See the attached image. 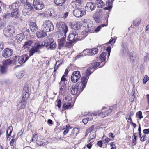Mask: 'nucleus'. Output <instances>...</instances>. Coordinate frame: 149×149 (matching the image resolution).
<instances>
[{
    "instance_id": "nucleus-19",
    "label": "nucleus",
    "mask_w": 149,
    "mask_h": 149,
    "mask_svg": "<svg viewBox=\"0 0 149 149\" xmlns=\"http://www.w3.org/2000/svg\"><path fill=\"white\" fill-rule=\"evenodd\" d=\"M83 2V0H75L72 2L71 5L74 8L79 7L81 6Z\"/></svg>"
},
{
    "instance_id": "nucleus-20",
    "label": "nucleus",
    "mask_w": 149,
    "mask_h": 149,
    "mask_svg": "<svg viewBox=\"0 0 149 149\" xmlns=\"http://www.w3.org/2000/svg\"><path fill=\"white\" fill-rule=\"evenodd\" d=\"M107 54L106 52H104L100 56L99 60L102 63V66H103L105 63L106 56Z\"/></svg>"
},
{
    "instance_id": "nucleus-35",
    "label": "nucleus",
    "mask_w": 149,
    "mask_h": 149,
    "mask_svg": "<svg viewBox=\"0 0 149 149\" xmlns=\"http://www.w3.org/2000/svg\"><path fill=\"white\" fill-rule=\"evenodd\" d=\"M129 58L132 62H134V61L136 58V56L134 52H131L130 54Z\"/></svg>"
},
{
    "instance_id": "nucleus-42",
    "label": "nucleus",
    "mask_w": 149,
    "mask_h": 149,
    "mask_svg": "<svg viewBox=\"0 0 149 149\" xmlns=\"http://www.w3.org/2000/svg\"><path fill=\"white\" fill-rule=\"evenodd\" d=\"M24 71L22 70L18 72L16 74L17 77L19 79L22 78L24 76Z\"/></svg>"
},
{
    "instance_id": "nucleus-9",
    "label": "nucleus",
    "mask_w": 149,
    "mask_h": 149,
    "mask_svg": "<svg viewBox=\"0 0 149 149\" xmlns=\"http://www.w3.org/2000/svg\"><path fill=\"white\" fill-rule=\"evenodd\" d=\"M72 101L69 97H65L63 100V108L64 109L70 108L73 105L71 104Z\"/></svg>"
},
{
    "instance_id": "nucleus-59",
    "label": "nucleus",
    "mask_w": 149,
    "mask_h": 149,
    "mask_svg": "<svg viewBox=\"0 0 149 149\" xmlns=\"http://www.w3.org/2000/svg\"><path fill=\"white\" fill-rule=\"evenodd\" d=\"M113 1L112 0H109L106 3V6H112Z\"/></svg>"
},
{
    "instance_id": "nucleus-46",
    "label": "nucleus",
    "mask_w": 149,
    "mask_h": 149,
    "mask_svg": "<svg viewBox=\"0 0 149 149\" xmlns=\"http://www.w3.org/2000/svg\"><path fill=\"white\" fill-rule=\"evenodd\" d=\"M66 77L64 75H63L62 76L61 81L59 83L60 86L62 84H65V81H66V79L65 78Z\"/></svg>"
},
{
    "instance_id": "nucleus-16",
    "label": "nucleus",
    "mask_w": 149,
    "mask_h": 149,
    "mask_svg": "<svg viewBox=\"0 0 149 149\" xmlns=\"http://www.w3.org/2000/svg\"><path fill=\"white\" fill-rule=\"evenodd\" d=\"M63 36V37H62L61 38L58 40L59 48L60 49L61 48L63 47L66 41L65 38L66 37V34H65V36H64V34Z\"/></svg>"
},
{
    "instance_id": "nucleus-8",
    "label": "nucleus",
    "mask_w": 149,
    "mask_h": 149,
    "mask_svg": "<svg viewBox=\"0 0 149 149\" xmlns=\"http://www.w3.org/2000/svg\"><path fill=\"white\" fill-rule=\"evenodd\" d=\"M33 5L35 9L38 10H42L45 7L43 3L39 0H34Z\"/></svg>"
},
{
    "instance_id": "nucleus-4",
    "label": "nucleus",
    "mask_w": 149,
    "mask_h": 149,
    "mask_svg": "<svg viewBox=\"0 0 149 149\" xmlns=\"http://www.w3.org/2000/svg\"><path fill=\"white\" fill-rule=\"evenodd\" d=\"M90 70L89 69H87L86 72L85 76H84L81 79V86H80L81 91H82L83 89L85 88L86 86L87 80L89 78V77L91 74L89 72Z\"/></svg>"
},
{
    "instance_id": "nucleus-53",
    "label": "nucleus",
    "mask_w": 149,
    "mask_h": 149,
    "mask_svg": "<svg viewBox=\"0 0 149 149\" xmlns=\"http://www.w3.org/2000/svg\"><path fill=\"white\" fill-rule=\"evenodd\" d=\"M18 60V57L17 56H15L14 58L13 59L11 60L12 64H14L15 63L17 62Z\"/></svg>"
},
{
    "instance_id": "nucleus-1",
    "label": "nucleus",
    "mask_w": 149,
    "mask_h": 149,
    "mask_svg": "<svg viewBox=\"0 0 149 149\" xmlns=\"http://www.w3.org/2000/svg\"><path fill=\"white\" fill-rule=\"evenodd\" d=\"M57 28L60 33H58V37H61L60 36H62L64 34V36L68 31V27L65 23L63 22H58L56 24Z\"/></svg>"
},
{
    "instance_id": "nucleus-2",
    "label": "nucleus",
    "mask_w": 149,
    "mask_h": 149,
    "mask_svg": "<svg viewBox=\"0 0 149 149\" xmlns=\"http://www.w3.org/2000/svg\"><path fill=\"white\" fill-rule=\"evenodd\" d=\"M42 29L47 33L53 31L54 27L53 23L49 20L44 21L42 26Z\"/></svg>"
},
{
    "instance_id": "nucleus-6",
    "label": "nucleus",
    "mask_w": 149,
    "mask_h": 149,
    "mask_svg": "<svg viewBox=\"0 0 149 149\" xmlns=\"http://www.w3.org/2000/svg\"><path fill=\"white\" fill-rule=\"evenodd\" d=\"M68 39L71 43L80 40L78 36L77 32L74 31H72L70 32L68 35Z\"/></svg>"
},
{
    "instance_id": "nucleus-61",
    "label": "nucleus",
    "mask_w": 149,
    "mask_h": 149,
    "mask_svg": "<svg viewBox=\"0 0 149 149\" xmlns=\"http://www.w3.org/2000/svg\"><path fill=\"white\" fill-rule=\"evenodd\" d=\"M61 101L60 100H58L57 102V104H56V105L58 106L59 108H60L61 107Z\"/></svg>"
},
{
    "instance_id": "nucleus-3",
    "label": "nucleus",
    "mask_w": 149,
    "mask_h": 149,
    "mask_svg": "<svg viewBox=\"0 0 149 149\" xmlns=\"http://www.w3.org/2000/svg\"><path fill=\"white\" fill-rule=\"evenodd\" d=\"M44 45L43 43H41L40 42L38 41L34 44V46L32 47L29 51L30 55H33L36 52H38L43 47Z\"/></svg>"
},
{
    "instance_id": "nucleus-63",
    "label": "nucleus",
    "mask_w": 149,
    "mask_h": 149,
    "mask_svg": "<svg viewBox=\"0 0 149 149\" xmlns=\"http://www.w3.org/2000/svg\"><path fill=\"white\" fill-rule=\"evenodd\" d=\"M141 141H145L146 138V135H143L141 137Z\"/></svg>"
},
{
    "instance_id": "nucleus-39",
    "label": "nucleus",
    "mask_w": 149,
    "mask_h": 149,
    "mask_svg": "<svg viewBox=\"0 0 149 149\" xmlns=\"http://www.w3.org/2000/svg\"><path fill=\"white\" fill-rule=\"evenodd\" d=\"M11 60L10 59H8L7 60L3 61V64L4 65L8 66L12 64Z\"/></svg>"
},
{
    "instance_id": "nucleus-31",
    "label": "nucleus",
    "mask_w": 149,
    "mask_h": 149,
    "mask_svg": "<svg viewBox=\"0 0 149 149\" xmlns=\"http://www.w3.org/2000/svg\"><path fill=\"white\" fill-rule=\"evenodd\" d=\"M81 27L80 23L79 22H77L74 24L72 25V28L75 30H78Z\"/></svg>"
},
{
    "instance_id": "nucleus-21",
    "label": "nucleus",
    "mask_w": 149,
    "mask_h": 149,
    "mask_svg": "<svg viewBox=\"0 0 149 149\" xmlns=\"http://www.w3.org/2000/svg\"><path fill=\"white\" fill-rule=\"evenodd\" d=\"M27 101L25 100H22L21 102L18 103L17 105V109L18 110H20L22 109H24L25 107L27 104Z\"/></svg>"
},
{
    "instance_id": "nucleus-7",
    "label": "nucleus",
    "mask_w": 149,
    "mask_h": 149,
    "mask_svg": "<svg viewBox=\"0 0 149 149\" xmlns=\"http://www.w3.org/2000/svg\"><path fill=\"white\" fill-rule=\"evenodd\" d=\"M116 106L114 105L112 107H110L109 108L107 109L105 107H103L102 110H105L104 111L101 112V116L102 117H104L107 116L109 113H111L113 111L116 109Z\"/></svg>"
},
{
    "instance_id": "nucleus-40",
    "label": "nucleus",
    "mask_w": 149,
    "mask_h": 149,
    "mask_svg": "<svg viewBox=\"0 0 149 149\" xmlns=\"http://www.w3.org/2000/svg\"><path fill=\"white\" fill-rule=\"evenodd\" d=\"M29 96V93L27 92H25L23 94L22 97V100H25L27 101V100Z\"/></svg>"
},
{
    "instance_id": "nucleus-62",
    "label": "nucleus",
    "mask_w": 149,
    "mask_h": 149,
    "mask_svg": "<svg viewBox=\"0 0 149 149\" xmlns=\"http://www.w3.org/2000/svg\"><path fill=\"white\" fill-rule=\"evenodd\" d=\"M97 13V14L100 15V16L101 15H102L103 14V11L101 9H99L98 10Z\"/></svg>"
},
{
    "instance_id": "nucleus-58",
    "label": "nucleus",
    "mask_w": 149,
    "mask_h": 149,
    "mask_svg": "<svg viewBox=\"0 0 149 149\" xmlns=\"http://www.w3.org/2000/svg\"><path fill=\"white\" fill-rule=\"evenodd\" d=\"M94 19L95 20L97 23H100L101 21L100 17L98 16L95 17Z\"/></svg>"
},
{
    "instance_id": "nucleus-14",
    "label": "nucleus",
    "mask_w": 149,
    "mask_h": 149,
    "mask_svg": "<svg viewBox=\"0 0 149 149\" xmlns=\"http://www.w3.org/2000/svg\"><path fill=\"white\" fill-rule=\"evenodd\" d=\"M13 50L9 48L5 49L2 52V56L5 58H8L12 54Z\"/></svg>"
},
{
    "instance_id": "nucleus-56",
    "label": "nucleus",
    "mask_w": 149,
    "mask_h": 149,
    "mask_svg": "<svg viewBox=\"0 0 149 149\" xmlns=\"http://www.w3.org/2000/svg\"><path fill=\"white\" fill-rule=\"evenodd\" d=\"M38 137L36 134H34L32 138V141H37Z\"/></svg>"
},
{
    "instance_id": "nucleus-50",
    "label": "nucleus",
    "mask_w": 149,
    "mask_h": 149,
    "mask_svg": "<svg viewBox=\"0 0 149 149\" xmlns=\"http://www.w3.org/2000/svg\"><path fill=\"white\" fill-rule=\"evenodd\" d=\"M10 17H11V13H7L4 15L3 19H9Z\"/></svg>"
},
{
    "instance_id": "nucleus-28",
    "label": "nucleus",
    "mask_w": 149,
    "mask_h": 149,
    "mask_svg": "<svg viewBox=\"0 0 149 149\" xmlns=\"http://www.w3.org/2000/svg\"><path fill=\"white\" fill-rule=\"evenodd\" d=\"M96 7L95 4H93L91 2L88 3L86 6V8H89L91 11L93 10Z\"/></svg>"
},
{
    "instance_id": "nucleus-38",
    "label": "nucleus",
    "mask_w": 149,
    "mask_h": 149,
    "mask_svg": "<svg viewBox=\"0 0 149 149\" xmlns=\"http://www.w3.org/2000/svg\"><path fill=\"white\" fill-rule=\"evenodd\" d=\"M13 128L12 126H10L8 128L6 132L7 136H8V139L9 136H11V134Z\"/></svg>"
},
{
    "instance_id": "nucleus-26",
    "label": "nucleus",
    "mask_w": 149,
    "mask_h": 149,
    "mask_svg": "<svg viewBox=\"0 0 149 149\" xmlns=\"http://www.w3.org/2000/svg\"><path fill=\"white\" fill-rule=\"evenodd\" d=\"M66 84H65L60 86L61 87L59 92L60 95H62L65 92L66 89Z\"/></svg>"
},
{
    "instance_id": "nucleus-15",
    "label": "nucleus",
    "mask_w": 149,
    "mask_h": 149,
    "mask_svg": "<svg viewBox=\"0 0 149 149\" xmlns=\"http://www.w3.org/2000/svg\"><path fill=\"white\" fill-rule=\"evenodd\" d=\"M102 65L101 62L100 63L99 62H97L95 63L94 64H93L92 66L88 68V69H89V72L91 73L94 71L95 69L98 67L99 66V68L102 67L103 66H101Z\"/></svg>"
},
{
    "instance_id": "nucleus-60",
    "label": "nucleus",
    "mask_w": 149,
    "mask_h": 149,
    "mask_svg": "<svg viewBox=\"0 0 149 149\" xmlns=\"http://www.w3.org/2000/svg\"><path fill=\"white\" fill-rule=\"evenodd\" d=\"M111 47H108L106 49V51L108 52V57H109V56L110 55V53L111 52Z\"/></svg>"
},
{
    "instance_id": "nucleus-51",
    "label": "nucleus",
    "mask_w": 149,
    "mask_h": 149,
    "mask_svg": "<svg viewBox=\"0 0 149 149\" xmlns=\"http://www.w3.org/2000/svg\"><path fill=\"white\" fill-rule=\"evenodd\" d=\"M68 13L66 12V13H62L60 15V17L63 19H65L68 16Z\"/></svg>"
},
{
    "instance_id": "nucleus-24",
    "label": "nucleus",
    "mask_w": 149,
    "mask_h": 149,
    "mask_svg": "<svg viewBox=\"0 0 149 149\" xmlns=\"http://www.w3.org/2000/svg\"><path fill=\"white\" fill-rule=\"evenodd\" d=\"M24 37L23 33H20L17 34L16 36V39L15 40L16 42L20 43L23 40Z\"/></svg>"
},
{
    "instance_id": "nucleus-64",
    "label": "nucleus",
    "mask_w": 149,
    "mask_h": 149,
    "mask_svg": "<svg viewBox=\"0 0 149 149\" xmlns=\"http://www.w3.org/2000/svg\"><path fill=\"white\" fill-rule=\"evenodd\" d=\"M143 133L144 134H148L149 133V128L143 130Z\"/></svg>"
},
{
    "instance_id": "nucleus-48",
    "label": "nucleus",
    "mask_w": 149,
    "mask_h": 149,
    "mask_svg": "<svg viewBox=\"0 0 149 149\" xmlns=\"http://www.w3.org/2000/svg\"><path fill=\"white\" fill-rule=\"evenodd\" d=\"M25 8L26 9L29 10H31L33 9V7L31 6V4L29 3H26L24 5Z\"/></svg>"
},
{
    "instance_id": "nucleus-55",
    "label": "nucleus",
    "mask_w": 149,
    "mask_h": 149,
    "mask_svg": "<svg viewBox=\"0 0 149 149\" xmlns=\"http://www.w3.org/2000/svg\"><path fill=\"white\" fill-rule=\"evenodd\" d=\"M149 80V78L147 76L145 75L143 80V84H145Z\"/></svg>"
},
{
    "instance_id": "nucleus-30",
    "label": "nucleus",
    "mask_w": 149,
    "mask_h": 149,
    "mask_svg": "<svg viewBox=\"0 0 149 149\" xmlns=\"http://www.w3.org/2000/svg\"><path fill=\"white\" fill-rule=\"evenodd\" d=\"M7 68L3 65H1L0 66V73L1 74H5L7 72Z\"/></svg>"
},
{
    "instance_id": "nucleus-10",
    "label": "nucleus",
    "mask_w": 149,
    "mask_h": 149,
    "mask_svg": "<svg viewBox=\"0 0 149 149\" xmlns=\"http://www.w3.org/2000/svg\"><path fill=\"white\" fill-rule=\"evenodd\" d=\"M81 77L80 73L79 71H74L72 75L71 81L73 83H75L78 81Z\"/></svg>"
},
{
    "instance_id": "nucleus-23",
    "label": "nucleus",
    "mask_w": 149,
    "mask_h": 149,
    "mask_svg": "<svg viewBox=\"0 0 149 149\" xmlns=\"http://www.w3.org/2000/svg\"><path fill=\"white\" fill-rule=\"evenodd\" d=\"M31 31L35 33L38 30V27L36 23L33 22H31L30 24Z\"/></svg>"
},
{
    "instance_id": "nucleus-41",
    "label": "nucleus",
    "mask_w": 149,
    "mask_h": 149,
    "mask_svg": "<svg viewBox=\"0 0 149 149\" xmlns=\"http://www.w3.org/2000/svg\"><path fill=\"white\" fill-rule=\"evenodd\" d=\"M56 47V44L55 42H52L49 45V46H47L46 47L48 48H50L52 49H54Z\"/></svg>"
},
{
    "instance_id": "nucleus-57",
    "label": "nucleus",
    "mask_w": 149,
    "mask_h": 149,
    "mask_svg": "<svg viewBox=\"0 0 149 149\" xmlns=\"http://www.w3.org/2000/svg\"><path fill=\"white\" fill-rule=\"evenodd\" d=\"M141 20H136L135 21L133 22V25L135 26H138Z\"/></svg>"
},
{
    "instance_id": "nucleus-37",
    "label": "nucleus",
    "mask_w": 149,
    "mask_h": 149,
    "mask_svg": "<svg viewBox=\"0 0 149 149\" xmlns=\"http://www.w3.org/2000/svg\"><path fill=\"white\" fill-rule=\"evenodd\" d=\"M47 144V141L45 139H42L40 141H38V144L40 146H44Z\"/></svg>"
},
{
    "instance_id": "nucleus-29",
    "label": "nucleus",
    "mask_w": 149,
    "mask_h": 149,
    "mask_svg": "<svg viewBox=\"0 0 149 149\" xmlns=\"http://www.w3.org/2000/svg\"><path fill=\"white\" fill-rule=\"evenodd\" d=\"M108 15H107V16H106V18H107V19H108ZM106 24H102L101 25H100L99 26H98L95 29V32H97L98 31H99L100 30V29L101 27H103L104 26H107L108 25V20H107L106 22Z\"/></svg>"
},
{
    "instance_id": "nucleus-11",
    "label": "nucleus",
    "mask_w": 149,
    "mask_h": 149,
    "mask_svg": "<svg viewBox=\"0 0 149 149\" xmlns=\"http://www.w3.org/2000/svg\"><path fill=\"white\" fill-rule=\"evenodd\" d=\"M74 16L77 17L82 16L85 14V12L83 8H77L74 10L73 12Z\"/></svg>"
},
{
    "instance_id": "nucleus-17",
    "label": "nucleus",
    "mask_w": 149,
    "mask_h": 149,
    "mask_svg": "<svg viewBox=\"0 0 149 149\" xmlns=\"http://www.w3.org/2000/svg\"><path fill=\"white\" fill-rule=\"evenodd\" d=\"M28 58L27 54H24L18 58V62L21 64L24 63L27 60Z\"/></svg>"
},
{
    "instance_id": "nucleus-22",
    "label": "nucleus",
    "mask_w": 149,
    "mask_h": 149,
    "mask_svg": "<svg viewBox=\"0 0 149 149\" xmlns=\"http://www.w3.org/2000/svg\"><path fill=\"white\" fill-rule=\"evenodd\" d=\"M36 35L38 38H41L46 36L47 33L45 31L42 29L41 31L36 32Z\"/></svg>"
},
{
    "instance_id": "nucleus-52",
    "label": "nucleus",
    "mask_w": 149,
    "mask_h": 149,
    "mask_svg": "<svg viewBox=\"0 0 149 149\" xmlns=\"http://www.w3.org/2000/svg\"><path fill=\"white\" fill-rule=\"evenodd\" d=\"M142 114V112L140 111L137 113L136 114V116L138 117L139 118L141 119L143 117Z\"/></svg>"
},
{
    "instance_id": "nucleus-12",
    "label": "nucleus",
    "mask_w": 149,
    "mask_h": 149,
    "mask_svg": "<svg viewBox=\"0 0 149 149\" xmlns=\"http://www.w3.org/2000/svg\"><path fill=\"white\" fill-rule=\"evenodd\" d=\"M79 86L78 84L75 85H73L69 89V91L70 93L74 95L77 94L78 93H79Z\"/></svg>"
},
{
    "instance_id": "nucleus-54",
    "label": "nucleus",
    "mask_w": 149,
    "mask_h": 149,
    "mask_svg": "<svg viewBox=\"0 0 149 149\" xmlns=\"http://www.w3.org/2000/svg\"><path fill=\"white\" fill-rule=\"evenodd\" d=\"M102 139L103 140L105 141V143L106 142L107 143L110 140V139L109 138L105 136H104L102 138Z\"/></svg>"
},
{
    "instance_id": "nucleus-47",
    "label": "nucleus",
    "mask_w": 149,
    "mask_h": 149,
    "mask_svg": "<svg viewBox=\"0 0 149 149\" xmlns=\"http://www.w3.org/2000/svg\"><path fill=\"white\" fill-rule=\"evenodd\" d=\"M94 125H93L90 128L88 129L86 131V134L87 135L89 133L91 132L94 131Z\"/></svg>"
},
{
    "instance_id": "nucleus-49",
    "label": "nucleus",
    "mask_w": 149,
    "mask_h": 149,
    "mask_svg": "<svg viewBox=\"0 0 149 149\" xmlns=\"http://www.w3.org/2000/svg\"><path fill=\"white\" fill-rule=\"evenodd\" d=\"M101 112L100 111H98L97 112H94L91 113V115L92 116H95L97 115H98L101 116Z\"/></svg>"
},
{
    "instance_id": "nucleus-43",
    "label": "nucleus",
    "mask_w": 149,
    "mask_h": 149,
    "mask_svg": "<svg viewBox=\"0 0 149 149\" xmlns=\"http://www.w3.org/2000/svg\"><path fill=\"white\" fill-rule=\"evenodd\" d=\"M138 135V134L137 133H134V139H133L132 143V145H135L136 144V137L137 136V135Z\"/></svg>"
},
{
    "instance_id": "nucleus-18",
    "label": "nucleus",
    "mask_w": 149,
    "mask_h": 149,
    "mask_svg": "<svg viewBox=\"0 0 149 149\" xmlns=\"http://www.w3.org/2000/svg\"><path fill=\"white\" fill-rule=\"evenodd\" d=\"M11 17L15 19L18 18L20 16L19 10L18 9L15 8L13 10L11 13Z\"/></svg>"
},
{
    "instance_id": "nucleus-33",
    "label": "nucleus",
    "mask_w": 149,
    "mask_h": 149,
    "mask_svg": "<svg viewBox=\"0 0 149 149\" xmlns=\"http://www.w3.org/2000/svg\"><path fill=\"white\" fill-rule=\"evenodd\" d=\"M19 6V4L18 2L16 1L12 4L9 6V8L10 9H15V8H18Z\"/></svg>"
},
{
    "instance_id": "nucleus-34",
    "label": "nucleus",
    "mask_w": 149,
    "mask_h": 149,
    "mask_svg": "<svg viewBox=\"0 0 149 149\" xmlns=\"http://www.w3.org/2000/svg\"><path fill=\"white\" fill-rule=\"evenodd\" d=\"M53 42L54 40L52 38H50L47 39L44 42V45H46L47 47V46H49L52 42Z\"/></svg>"
},
{
    "instance_id": "nucleus-32",
    "label": "nucleus",
    "mask_w": 149,
    "mask_h": 149,
    "mask_svg": "<svg viewBox=\"0 0 149 149\" xmlns=\"http://www.w3.org/2000/svg\"><path fill=\"white\" fill-rule=\"evenodd\" d=\"M55 3L57 6H61L65 2L66 0H54Z\"/></svg>"
},
{
    "instance_id": "nucleus-45",
    "label": "nucleus",
    "mask_w": 149,
    "mask_h": 149,
    "mask_svg": "<svg viewBox=\"0 0 149 149\" xmlns=\"http://www.w3.org/2000/svg\"><path fill=\"white\" fill-rule=\"evenodd\" d=\"M82 53L84 54V55H91V49H86L84 50Z\"/></svg>"
},
{
    "instance_id": "nucleus-44",
    "label": "nucleus",
    "mask_w": 149,
    "mask_h": 149,
    "mask_svg": "<svg viewBox=\"0 0 149 149\" xmlns=\"http://www.w3.org/2000/svg\"><path fill=\"white\" fill-rule=\"evenodd\" d=\"M98 51V49L97 48H93L92 49H91V55H95L97 54Z\"/></svg>"
},
{
    "instance_id": "nucleus-25",
    "label": "nucleus",
    "mask_w": 149,
    "mask_h": 149,
    "mask_svg": "<svg viewBox=\"0 0 149 149\" xmlns=\"http://www.w3.org/2000/svg\"><path fill=\"white\" fill-rule=\"evenodd\" d=\"M33 43V41L31 40L27 41L25 42L23 45V47L24 48V49L29 48L31 46H32V45Z\"/></svg>"
},
{
    "instance_id": "nucleus-36",
    "label": "nucleus",
    "mask_w": 149,
    "mask_h": 149,
    "mask_svg": "<svg viewBox=\"0 0 149 149\" xmlns=\"http://www.w3.org/2000/svg\"><path fill=\"white\" fill-rule=\"evenodd\" d=\"M96 2L99 8H102L104 6V3L102 0H96Z\"/></svg>"
},
{
    "instance_id": "nucleus-27",
    "label": "nucleus",
    "mask_w": 149,
    "mask_h": 149,
    "mask_svg": "<svg viewBox=\"0 0 149 149\" xmlns=\"http://www.w3.org/2000/svg\"><path fill=\"white\" fill-rule=\"evenodd\" d=\"M122 53L123 55L128 54L129 52L127 46L126 44H123L122 45Z\"/></svg>"
},
{
    "instance_id": "nucleus-13",
    "label": "nucleus",
    "mask_w": 149,
    "mask_h": 149,
    "mask_svg": "<svg viewBox=\"0 0 149 149\" xmlns=\"http://www.w3.org/2000/svg\"><path fill=\"white\" fill-rule=\"evenodd\" d=\"M83 23L84 26L86 28H90L93 25L92 21L88 19H85L83 21Z\"/></svg>"
},
{
    "instance_id": "nucleus-5",
    "label": "nucleus",
    "mask_w": 149,
    "mask_h": 149,
    "mask_svg": "<svg viewBox=\"0 0 149 149\" xmlns=\"http://www.w3.org/2000/svg\"><path fill=\"white\" fill-rule=\"evenodd\" d=\"M15 29L12 25H9L5 27L3 30V33L7 37H10L15 33Z\"/></svg>"
}]
</instances>
